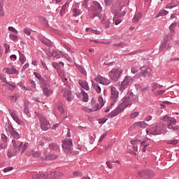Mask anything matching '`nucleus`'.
<instances>
[{
	"label": "nucleus",
	"instance_id": "obj_1",
	"mask_svg": "<svg viewBox=\"0 0 179 179\" xmlns=\"http://www.w3.org/2000/svg\"><path fill=\"white\" fill-rule=\"evenodd\" d=\"M13 150H8L7 152V157L11 158L15 157L17 153L21 152V155H23L29 148V143H24L23 141H19V140H12Z\"/></svg>",
	"mask_w": 179,
	"mask_h": 179
},
{
	"label": "nucleus",
	"instance_id": "obj_2",
	"mask_svg": "<svg viewBox=\"0 0 179 179\" xmlns=\"http://www.w3.org/2000/svg\"><path fill=\"white\" fill-rule=\"evenodd\" d=\"M133 104V100L131 99L129 95H127V96H124L122 99V103L120 104L115 110L112 111L108 115V117L110 118L115 117V116L118 115L119 113H121L122 111L124 110L125 108H127L128 106H130Z\"/></svg>",
	"mask_w": 179,
	"mask_h": 179
},
{
	"label": "nucleus",
	"instance_id": "obj_3",
	"mask_svg": "<svg viewBox=\"0 0 179 179\" xmlns=\"http://www.w3.org/2000/svg\"><path fill=\"white\" fill-rule=\"evenodd\" d=\"M62 143V148L64 152L67 155H71L72 152L73 143L69 133H68V135L66 138L63 140Z\"/></svg>",
	"mask_w": 179,
	"mask_h": 179
},
{
	"label": "nucleus",
	"instance_id": "obj_4",
	"mask_svg": "<svg viewBox=\"0 0 179 179\" xmlns=\"http://www.w3.org/2000/svg\"><path fill=\"white\" fill-rule=\"evenodd\" d=\"M161 120L164 122H168L167 128L170 130H176L178 128L173 127L176 124V120L174 117H169L168 115H165L161 117Z\"/></svg>",
	"mask_w": 179,
	"mask_h": 179
},
{
	"label": "nucleus",
	"instance_id": "obj_5",
	"mask_svg": "<svg viewBox=\"0 0 179 179\" xmlns=\"http://www.w3.org/2000/svg\"><path fill=\"white\" fill-rule=\"evenodd\" d=\"M122 72H123V70L121 69L113 68L108 72V74L109 78L111 80L116 82L120 78Z\"/></svg>",
	"mask_w": 179,
	"mask_h": 179
},
{
	"label": "nucleus",
	"instance_id": "obj_6",
	"mask_svg": "<svg viewBox=\"0 0 179 179\" xmlns=\"http://www.w3.org/2000/svg\"><path fill=\"white\" fill-rule=\"evenodd\" d=\"M37 117L41 122V129L43 131L48 130V129H50V127H51L50 122H48V121L45 120V117L43 116V115H41V113H38Z\"/></svg>",
	"mask_w": 179,
	"mask_h": 179
},
{
	"label": "nucleus",
	"instance_id": "obj_7",
	"mask_svg": "<svg viewBox=\"0 0 179 179\" xmlns=\"http://www.w3.org/2000/svg\"><path fill=\"white\" fill-rule=\"evenodd\" d=\"M133 78L131 76H125L123 81L121 83L119 90L124 92L125 89H127L131 83L133 82Z\"/></svg>",
	"mask_w": 179,
	"mask_h": 179
},
{
	"label": "nucleus",
	"instance_id": "obj_8",
	"mask_svg": "<svg viewBox=\"0 0 179 179\" xmlns=\"http://www.w3.org/2000/svg\"><path fill=\"white\" fill-rule=\"evenodd\" d=\"M110 100L112 101L111 106H113L114 103H117V99L119 96V92L117 90L113 87L110 86Z\"/></svg>",
	"mask_w": 179,
	"mask_h": 179
},
{
	"label": "nucleus",
	"instance_id": "obj_9",
	"mask_svg": "<svg viewBox=\"0 0 179 179\" xmlns=\"http://www.w3.org/2000/svg\"><path fill=\"white\" fill-rule=\"evenodd\" d=\"M148 127V124L145 121H139L134 122L129 128V131H132L136 129H145Z\"/></svg>",
	"mask_w": 179,
	"mask_h": 179
},
{
	"label": "nucleus",
	"instance_id": "obj_10",
	"mask_svg": "<svg viewBox=\"0 0 179 179\" xmlns=\"http://www.w3.org/2000/svg\"><path fill=\"white\" fill-rule=\"evenodd\" d=\"M92 10H94L92 18H94L96 16L100 15L102 11V7L98 1H94Z\"/></svg>",
	"mask_w": 179,
	"mask_h": 179
},
{
	"label": "nucleus",
	"instance_id": "obj_11",
	"mask_svg": "<svg viewBox=\"0 0 179 179\" xmlns=\"http://www.w3.org/2000/svg\"><path fill=\"white\" fill-rule=\"evenodd\" d=\"M42 87L43 90V94L47 97L50 96L52 94V91L51 90V87L50 85H48V81H43Z\"/></svg>",
	"mask_w": 179,
	"mask_h": 179
},
{
	"label": "nucleus",
	"instance_id": "obj_12",
	"mask_svg": "<svg viewBox=\"0 0 179 179\" xmlns=\"http://www.w3.org/2000/svg\"><path fill=\"white\" fill-rule=\"evenodd\" d=\"M139 75L142 77H149L152 76V69L148 66H145L141 68V72Z\"/></svg>",
	"mask_w": 179,
	"mask_h": 179
},
{
	"label": "nucleus",
	"instance_id": "obj_13",
	"mask_svg": "<svg viewBox=\"0 0 179 179\" xmlns=\"http://www.w3.org/2000/svg\"><path fill=\"white\" fill-rule=\"evenodd\" d=\"M96 83H99L101 85H103L104 86H108V85H110V80L106 78L105 77L101 76V75L96 76L95 78H94Z\"/></svg>",
	"mask_w": 179,
	"mask_h": 179
},
{
	"label": "nucleus",
	"instance_id": "obj_14",
	"mask_svg": "<svg viewBox=\"0 0 179 179\" xmlns=\"http://www.w3.org/2000/svg\"><path fill=\"white\" fill-rule=\"evenodd\" d=\"M98 17L101 18V23H102V24L104 25V27L106 29H109L110 28V21L109 19H108L106 17V16L105 15V14H99Z\"/></svg>",
	"mask_w": 179,
	"mask_h": 179
},
{
	"label": "nucleus",
	"instance_id": "obj_15",
	"mask_svg": "<svg viewBox=\"0 0 179 179\" xmlns=\"http://www.w3.org/2000/svg\"><path fill=\"white\" fill-rule=\"evenodd\" d=\"M8 130L10 135L15 139H20V134L15 130L14 127L11 124L8 125Z\"/></svg>",
	"mask_w": 179,
	"mask_h": 179
},
{
	"label": "nucleus",
	"instance_id": "obj_16",
	"mask_svg": "<svg viewBox=\"0 0 179 179\" xmlns=\"http://www.w3.org/2000/svg\"><path fill=\"white\" fill-rule=\"evenodd\" d=\"M32 178L33 179H51V174H50V172L34 174V176H32Z\"/></svg>",
	"mask_w": 179,
	"mask_h": 179
},
{
	"label": "nucleus",
	"instance_id": "obj_17",
	"mask_svg": "<svg viewBox=\"0 0 179 179\" xmlns=\"http://www.w3.org/2000/svg\"><path fill=\"white\" fill-rule=\"evenodd\" d=\"M3 71L8 75H18L20 73V71L17 70L14 66H12L11 68H4Z\"/></svg>",
	"mask_w": 179,
	"mask_h": 179
},
{
	"label": "nucleus",
	"instance_id": "obj_18",
	"mask_svg": "<svg viewBox=\"0 0 179 179\" xmlns=\"http://www.w3.org/2000/svg\"><path fill=\"white\" fill-rule=\"evenodd\" d=\"M146 133L148 135H159L163 133L162 130H157V127L150 128L149 129H146Z\"/></svg>",
	"mask_w": 179,
	"mask_h": 179
},
{
	"label": "nucleus",
	"instance_id": "obj_19",
	"mask_svg": "<svg viewBox=\"0 0 179 179\" xmlns=\"http://www.w3.org/2000/svg\"><path fill=\"white\" fill-rule=\"evenodd\" d=\"M98 101L99 102V104H96V107H93L92 109V111L95 112L99 110H100L103 106H104V101L102 96L98 97Z\"/></svg>",
	"mask_w": 179,
	"mask_h": 179
},
{
	"label": "nucleus",
	"instance_id": "obj_20",
	"mask_svg": "<svg viewBox=\"0 0 179 179\" xmlns=\"http://www.w3.org/2000/svg\"><path fill=\"white\" fill-rule=\"evenodd\" d=\"M10 115L13 120L19 125H23L24 122L19 119L17 115L15 112H10Z\"/></svg>",
	"mask_w": 179,
	"mask_h": 179
},
{
	"label": "nucleus",
	"instance_id": "obj_21",
	"mask_svg": "<svg viewBox=\"0 0 179 179\" xmlns=\"http://www.w3.org/2000/svg\"><path fill=\"white\" fill-rule=\"evenodd\" d=\"M63 96L68 101H71L72 99V94L70 91L68 90H62Z\"/></svg>",
	"mask_w": 179,
	"mask_h": 179
},
{
	"label": "nucleus",
	"instance_id": "obj_22",
	"mask_svg": "<svg viewBox=\"0 0 179 179\" xmlns=\"http://www.w3.org/2000/svg\"><path fill=\"white\" fill-rule=\"evenodd\" d=\"M26 155L27 156H33L34 157H40L41 156V154L38 151H34L33 150H29L26 152Z\"/></svg>",
	"mask_w": 179,
	"mask_h": 179
},
{
	"label": "nucleus",
	"instance_id": "obj_23",
	"mask_svg": "<svg viewBox=\"0 0 179 179\" xmlns=\"http://www.w3.org/2000/svg\"><path fill=\"white\" fill-rule=\"evenodd\" d=\"M127 96H129L132 101H134V103L139 102V97L137 95L134 94L132 92H128Z\"/></svg>",
	"mask_w": 179,
	"mask_h": 179
},
{
	"label": "nucleus",
	"instance_id": "obj_24",
	"mask_svg": "<svg viewBox=\"0 0 179 179\" xmlns=\"http://www.w3.org/2000/svg\"><path fill=\"white\" fill-rule=\"evenodd\" d=\"M63 175L62 172H50V179H59Z\"/></svg>",
	"mask_w": 179,
	"mask_h": 179
},
{
	"label": "nucleus",
	"instance_id": "obj_25",
	"mask_svg": "<svg viewBox=\"0 0 179 179\" xmlns=\"http://www.w3.org/2000/svg\"><path fill=\"white\" fill-rule=\"evenodd\" d=\"M92 89L99 94L101 92V88L97 83H94V80H92Z\"/></svg>",
	"mask_w": 179,
	"mask_h": 179
},
{
	"label": "nucleus",
	"instance_id": "obj_26",
	"mask_svg": "<svg viewBox=\"0 0 179 179\" xmlns=\"http://www.w3.org/2000/svg\"><path fill=\"white\" fill-rule=\"evenodd\" d=\"M141 140H132L131 144L133 145V149L135 152L138 151V144L141 143Z\"/></svg>",
	"mask_w": 179,
	"mask_h": 179
},
{
	"label": "nucleus",
	"instance_id": "obj_27",
	"mask_svg": "<svg viewBox=\"0 0 179 179\" xmlns=\"http://www.w3.org/2000/svg\"><path fill=\"white\" fill-rule=\"evenodd\" d=\"M79 85L81 86V87H83V89H85V90H89L90 89L88 83L87 81L80 80Z\"/></svg>",
	"mask_w": 179,
	"mask_h": 179
},
{
	"label": "nucleus",
	"instance_id": "obj_28",
	"mask_svg": "<svg viewBox=\"0 0 179 179\" xmlns=\"http://www.w3.org/2000/svg\"><path fill=\"white\" fill-rule=\"evenodd\" d=\"M36 83L34 80H29V85H28V90H31L32 92H35L36 90Z\"/></svg>",
	"mask_w": 179,
	"mask_h": 179
},
{
	"label": "nucleus",
	"instance_id": "obj_29",
	"mask_svg": "<svg viewBox=\"0 0 179 179\" xmlns=\"http://www.w3.org/2000/svg\"><path fill=\"white\" fill-rule=\"evenodd\" d=\"M143 14L141 13H137L133 18V22L137 23L142 18Z\"/></svg>",
	"mask_w": 179,
	"mask_h": 179
},
{
	"label": "nucleus",
	"instance_id": "obj_30",
	"mask_svg": "<svg viewBox=\"0 0 179 179\" xmlns=\"http://www.w3.org/2000/svg\"><path fill=\"white\" fill-rule=\"evenodd\" d=\"M52 56L56 59H59L62 57V53L59 51L57 50H55L52 53Z\"/></svg>",
	"mask_w": 179,
	"mask_h": 179
},
{
	"label": "nucleus",
	"instance_id": "obj_31",
	"mask_svg": "<svg viewBox=\"0 0 179 179\" xmlns=\"http://www.w3.org/2000/svg\"><path fill=\"white\" fill-rule=\"evenodd\" d=\"M31 31H32V30H31V29H30V28H24V29H23V32H24V36H25L26 37L30 36L31 35Z\"/></svg>",
	"mask_w": 179,
	"mask_h": 179
},
{
	"label": "nucleus",
	"instance_id": "obj_32",
	"mask_svg": "<svg viewBox=\"0 0 179 179\" xmlns=\"http://www.w3.org/2000/svg\"><path fill=\"white\" fill-rule=\"evenodd\" d=\"M49 148L52 150L59 152V148L57 144H55V143L50 144Z\"/></svg>",
	"mask_w": 179,
	"mask_h": 179
},
{
	"label": "nucleus",
	"instance_id": "obj_33",
	"mask_svg": "<svg viewBox=\"0 0 179 179\" xmlns=\"http://www.w3.org/2000/svg\"><path fill=\"white\" fill-rule=\"evenodd\" d=\"M152 92H155V90H157V89H162V86L157 85V83H152L151 85Z\"/></svg>",
	"mask_w": 179,
	"mask_h": 179
},
{
	"label": "nucleus",
	"instance_id": "obj_34",
	"mask_svg": "<svg viewBox=\"0 0 179 179\" xmlns=\"http://www.w3.org/2000/svg\"><path fill=\"white\" fill-rule=\"evenodd\" d=\"M41 41L48 47H52L51 41H48V39H41Z\"/></svg>",
	"mask_w": 179,
	"mask_h": 179
},
{
	"label": "nucleus",
	"instance_id": "obj_35",
	"mask_svg": "<svg viewBox=\"0 0 179 179\" xmlns=\"http://www.w3.org/2000/svg\"><path fill=\"white\" fill-rule=\"evenodd\" d=\"M19 55H20V62H21L22 64H24L27 61L26 57L22 55L20 51H18Z\"/></svg>",
	"mask_w": 179,
	"mask_h": 179
},
{
	"label": "nucleus",
	"instance_id": "obj_36",
	"mask_svg": "<svg viewBox=\"0 0 179 179\" xmlns=\"http://www.w3.org/2000/svg\"><path fill=\"white\" fill-rule=\"evenodd\" d=\"M168 14V11L166 10H161L159 13L155 16V17H163Z\"/></svg>",
	"mask_w": 179,
	"mask_h": 179
},
{
	"label": "nucleus",
	"instance_id": "obj_37",
	"mask_svg": "<svg viewBox=\"0 0 179 179\" xmlns=\"http://www.w3.org/2000/svg\"><path fill=\"white\" fill-rule=\"evenodd\" d=\"M164 93H165V90H163L162 89H159V90L157 89V90H155L154 92V94L155 96H161V95L164 94Z\"/></svg>",
	"mask_w": 179,
	"mask_h": 179
},
{
	"label": "nucleus",
	"instance_id": "obj_38",
	"mask_svg": "<svg viewBox=\"0 0 179 179\" xmlns=\"http://www.w3.org/2000/svg\"><path fill=\"white\" fill-rule=\"evenodd\" d=\"M9 38H10V40H11V41H13L14 42L18 41V36H17V35H14V34H10Z\"/></svg>",
	"mask_w": 179,
	"mask_h": 179
},
{
	"label": "nucleus",
	"instance_id": "obj_39",
	"mask_svg": "<svg viewBox=\"0 0 179 179\" xmlns=\"http://www.w3.org/2000/svg\"><path fill=\"white\" fill-rule=\"evenodd\" d=\"M127 45L125 42H120L119 43L113 44V46L117 48H123Z\"/></svg>",
	"mask_w": 179,
	"mask_h": 179
},
{
	"label": "nucleus",
	"instance_id": "obj_40",
	"mask_svg": "<svg viewBox=\"0 0 179 179\" xmlns=\"http://www.w3.org/2000/svg\"><path fill=\"white\" fill-rule=\"evenodd\" d=\"M138 71V66L136 64H133L131 67V72L133 73H136Z\"/></svg>",
	"mask_w": 179,
	"mask_h": 179
},
{
	"label": "nucleus",
	"instance_id": "obj_41",
	"mask_svg": "<svg viewBox=\"0 0 179 179\" xmlns=\"http://www.w3.org/2000/svg\"><path fill=\"white\" fill-rule=\"evenodd\" d=\"M8 30L9 31L13 33V34H18L17 29H15L14 27H13V26H9V27H8Z\"/></svg>",
	"mask_w": 179,
	"mask_h": 179
},
{
	"label": "nucleus",
	"instance_id": "obj_42",
	"mask_svg": "<svg viewBox=\"0 0 179 179\" xmlns=\"http://www.w3.org/2000/svg\"><path fill=\"white\" fill-rule=\"evenodd\" d=\"M81 92H82L83 99L84 102H87L88 101L87 94L83 90H81Z\"/></svg>",
	"mask_w": 179,
	"mask_h": 179
},
{
	"label": "nucleus",
	"instance_id": "obj_43",
	"mask_svg": "<svg viewBox=\"0 0 179 179\" xmlns=\"http://www.w3.org/2000/svg\"><path fill=\"white\" fill-rule=\"evenodd\" d=\"M34 74L35 75V76L38 78V79H39L41 81V85H43V81H47V80H44L43 78V77L41 76V74H39V73H34Z\"/></svg>",
	"mask_w": 179,
	"mask_h": 179
},
{
	"label": "nucleus",
	"instance_id": "obj_44",
	"mask_svg": "<svg viewBox=\"0 0 179 179\" xmlns=\"http://www.w3.org/2000/svg\"><path fill=\"white\" fill-rule=\"evenodd\" d=\"M6 87L9 90H11V91H13V90H15V88L16 87V85H12V84H9V83H6Z\"/></svg>",
	"mask_w": 179,
	"mask_h": 179
},
{
	"label": "nucleus",
	"instance_id": "obj_45",
	"mask_svg": "<svg viewBox=\"0 0 179 179\" xmlns=\"http://www.w3.org/2000/svg\"><path fill=\"white\" fill-rule=\"evenodd\" d=\"M139 115V113L138 112H134V113H132L129 115V117L131 119H135Z\"/></svg>",
	"mask_w": 179,
	"mask_h": 179
},
{
	"label": "nucleus",
	"instance_id": "obj_46",
	"mask_svg": "<svg viewBox=\"0 0 179 179\" xmlns=\"http://www.w3.org/2000/svg\"><path fill=\"white\" fill-rule=\"evenodd\" d=\"M80 15V10L78 8L73 9V16L77 17Z\"/></svg>",
	"mask_w": 179,
	"mask_h": 179
},
{
	"label": "nucleus",
	"instance_id": "obj_47",
	"mask_svg": "<svg viewBox=\"0 0 179 179\" xmlns=\"http://www.w3.org/2000/svg\"><path fill=\"white\" fill-rule=\"evenodd\" d=\"M177 26V22H173L169 26V30L171 32H174V29Z\"/></svg>",
	"mask_w": 179,
	"mask_h": 179
},
{
	"label": "nucleus",
	"instance_id": "obj_48",
	"mask_svg": "<svg viewBox=\"0 0 179 179\" xmlns=\"http://www.w3.org/2000/svg\"><path fill=\"white\" fill-rule=\"evenodd\" d=\"M20 98V96L17 94H15L11 96L12 101L14 102H16Z\"/></svg>",
	"mask_w": 179,
	"mask_h": 179
},
{
	"label": "nucleus",
	"instance_id": "obj_49",
	"mask_svg": "<svg viewBox=\"0 0 179 179\" xmlns=\"http://www.w3.org/2000/svg\"><path fill=\"white\" fill-rule=\"evenodd\" d=\"M89 30H90V31H92L95 35H100L101 34L100 31H96V30H94V29H92L87 28L86 31H88Z\"/></svg>",
	"mask_w": 179,
	"mask_h": 179
},
{
	"label": "nucleus",
	"instance_id": "obj_50",
	"mask_svg": "<svg viewBox=\"0 0 179 179\" xmlns=\"http://www.w3.org/2000/svg\"><path fill=\"white\" fill-rule=\"evenodd\" d=\"M0 80L3 83H7L6 77L5 75L0 73Z\"/></svg>",
	"mask_w": 179,
	"mask_h": 179
},
{
	"label": "nucleus",
	"instance_id": "obj_51",
	"mask_svg": "<svg viewBox=\"0 0 179 179\" xmlns=\"http://www.w3.org/2000/svg\"><path fill=\"white\" fill-rule=\"evenodd\" d=\"M3 16H4L3 6V5L0 3V17H3Z\"/></svg>",
	"mask_w": 179,
	"mask_h": 179
},
{
	"label": "nucleus",
	"instance_id": "obj_52",
	"mask_svg": "<svg viewBox=\"0 0 179 179\" xmlns=\"http://www.w3.org/2000/svg\"><path fill=\"white\" fill-rule=\"evenodd\" d=\"M57 109L60 112L61 114L64 113V110L63 106L62 104H59L58 106Z\"/></svg>",
	"mask_w": 179,
	"mask_h": 179
},
{
	"label": "nucleus",
	"instance_id": "obj_53",
	"mask_svg": "<svg viewBox=\"0 0 179 179\" xmlns=\"http://www.w3.org/2000/svg\"><path fill=\"white\" fill-rule=\"evenodd\" d=\"M113 20L115 25H118L122 22V19H115V17H113Z\"/></svg>",
	"mask_w": 179,
	"mask_h": 179
},
{
	"label": "nucleus",
	"instance_id": "obj_54",
	"mask_svg": "<svg viewBox=\"0 0 179 179\" xmlns=\"http://www.w3.org/2000/svg\"><path fill=\"white\" fill-rule=\"evenodd\" d=\"M78 69L79 71L81 72L83 74H85V75L87 74V73L83 67H82L80 66H78Z\"/></svg>",
	"mask_w": 179,
	"mask_h": 179
},
{
	"label": "nucleus",
	"instance_id": "obj_55",
	"mask_svg": "<svg viewBox=\"0 0 179 179\" xmlns=\"http://www.w3.org/2000/svg\"><path fill=\"white\" fill-rule=\"evenodd\" d=\"M168 144L170 145H177L178 144V140H171L170 141H168Z\"/></svg>",
	"mask_w": 179,
	"mask_h": 179
},
{
	"label": "nucleus",
	"instance_id": "obj_56",
	"mask_svg": "<svg viewBox=\"0 0 179 179\" xmlns=\"http://www.w3.org/2000/svg\"><path fill=\"white\" fill-rule=\"evenodd\" d=\"M3 47L5 48L6 50H5V53H8L9 50H10V45L8 44L5 43L3 45Z\"/></svg>",
	"mask_w": 179,
	"mask_h": 179
},
{
	"label": "nucleus",
	"instance_id": "obj_57",
	"mask_svg": "<svg viewBox=\"0 0 179 179\" xmlns=\"http://www.w3.org/2000/svg\"><path fill=\"white\" fill-rule=\"evenodd\" d=\"M104 3L106 6H110L112 3V0H104Z\"/></svg>",
	"mask_w": 179,
	"mask_h": 179
},
{
	"label": "nucleus",
	"instance_id": "obj_58",
	"mask_svg": "<svg viewBox=\"0 0 179 179\" xmlns=\"http://www.w3.org/2000/svg\"><path fill=\"white\" fill-rule=\"evenodd\" d=\"M73 176H76V177H81L83 176V174L79 171H75L73 173Z\"/></svg>",
	"mask_w": 179,
	"mask_h": 179
},
{
	"label": "nucleus",
	"instance_id": "obj_59",
	"mask_svg": "<svg viewBox=\"0 0 179 179\" xmlns=\"http://www.w3.org/2000/svg\"><path fill=\"white\" fill-rule=\"evenodd\" d=\"M138 176L142 177V178H145V171H141L138 172Z\"/></svg>",
	"mask_w": 179,
	"mask_h": 179
},
{
	"label": "nucleus",
	"instance_id": "obj_60",
	"mask_svg": "<svg viewBox=\"0 0 179 179\" xmlns=\"http://www.w3.org/2000/svg\"><path fill=\"white\" fill-rule=\"evenodd\" d=\"M14 169L13 167H7L6 169H3V172L6 173V172H9L12 170H13Z\"/></svg>",
	"mask_w": 179,
	"mask_h": 179
},
{
	"label": "nucleus",
	"instance_id": "obj_61",
	"mask_svg": "<svg viewBox=\"0 0 179 179\" xmlns=\"http://www.w3.org/2000/svg\"><path fill=\"white\" fill-rule=\"evenodd\" d=\"M42 141H48L49 142H51L52 138H51V137H43Z\"/></svg>",
	"mask_w": 179,
	"mask_h": 179
},
{
	"label": "nucleus",
	"instance_id": "obj_62",
	"mask_svg": "<svg viewBox=\"0 0 179 179\" xmlns=\"http://www.w3.org/2000/svg\"><path fill=\"white\" fill-rule=\"evenodd\" d=\"M145 120L146 122H149V121L152 120V116L151 115L146 116L145 118Z\"/></svg>",
	"mask_w": 179,
	"mask_h": 179
},
{
	"label": "nucleus",
	"instance_id": "obj_63",
	"mask_svg": "<svg viewBox=\"0 0 179 179\" xmlns=\"http://www.w3.org/2000/svg\"><path fill=\"white\" fill-rule=\"evenodd\" d=\"M106 164L108 168H109V169H112L113 168V165L110 164V162H106Z\"/></svg>",
	"mask_w": 179,
	"mask_h": 179
},
{
	"label": "nucleus",
	"instance_id": "obj_64",
	"mask_svg": "<svg viewBox=\"0 0 179 179\" xmlns=\"http://www.w3.org/2000/svg\"><path fill=\"white\" fill-rule=\"evenodd\" d=\"M106 136V134H102V136H101V138H99V142H101Z\"/></svg>",
	"mask_w": 179,
	"mask_h": 179
}]
</instances>
